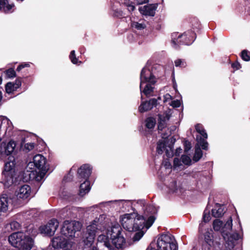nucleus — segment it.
I'll return each instance as SVG.
<instances>
[{
  "label": "nucleus",
  "instance_id": "obj_54",
  "mask_svg": "<svg viewBox=\"0 0 250 250\" xmlns=\"http://www.w3.org/2000/svg\"><path fill=\"white\" fill-rule=\"evenodd\" d=\"M182 151V149L180 147L177 148L175 152V155L179 156Z\"/></svg>",
  "mask_w": 250,
  "mask_h": 250
},
{
  "label": "nucleus",
  "instance_id": "obj_41",
  "mask_svg": "<svg viewBox=\"0 0 250 250\" xmlns=\"http://www.w3.org/2000/svg\"><path fill=\"white\" fill-rule=\"evenodd\" d=\"M175 65L176 67H185L186 66V62L181 59H178L175 61Z\"/></svg>",
  "mask_w": 250,
  "mask_h": 250
},
{
  "label": "nucleus",
  "instance_id": "obj_39",
  "mask_svg": "<svg viewBox=\"0 0 250 250\" xmlns=\"http://www.w3.org/2000/svg\"><path fill=\"white\" fill-rule=\"evenodd\" d=\"M69 58L73 64H77L78 62V59L76 57L75 50L71 51L69 55Z\"/></svg>",
  "mask_w": 250,
  "mask_h": 250
},
{
  "label": "nucleus",
  "instance_id": "obj_50",
  "mask_svg": "<svg viewBox=\"0 0 250 250\" xmlns=\"http://www.w3.org/2000/svg\"><path fill=\"white\" fill-rule=\"evenodd\" d=\"M13 84L15 85V88H17L18 89L21 84V78H18L17 79L15 82L13 83Z\"/></svg>",
  "mask_w": 250,
  "mask_h": 250
},
{
  "label": "nucleus",
  "instance_id": "obj_24",
  "mask_svg": "<svg viewBox=\"0 0 250 250\" xmlns=\"http://www.w3.org/2000/svg\"><path fill=\"white\" fill-rule=\"evenodd\" d=\"M109 237L107 235L101 234L98 237V243H103L104 245L107 247L109 250H115L112 248L114 246L110 244Z\"/></svg>",
  "mask_w": 250,
  "mask_h": 250
},
{
  "label": "nucleus",
  "instance_id": "obj_62",
  "mask_svg": "<svg viewBox=\"0 0 250 250\" xmlns=\"http://www.w3.org/2000/svg\"><path fill=\"white\" fill-rule=\"evenodd\" d=\"M97 207H98V205H94V206H93V207H90V208H93H93H97Z\"/></svg>",
  "mask_w": 250,
  "mask_h": 250
},
{
  "label": "nucleus",
  "instance_id": "obj_53",
  "mask_svg": "<svg viewBox=\"0 0 250 250\" xmlns=\"http://www.w3.org/2000/svg\"><path fill=\"white\" fill-rule=\"evenodd\" d=\"M164 102H166L168 100H170L171 99V96L169 94H167L164 96Z\"/></svg>",
  "mask_w": 250,
  "mask_h": 250
},
{
  "label": "nucleus",
  "instance_id": "obj_33",
  "mask_svg": "<svg viewBox=\"0 0 250 250\" xmlns=\"http://www.w3.org/2000/svg\"><path fill=\"white\" fill-rule=\"evenodd\" d=\"M17 89V88H15V85L13 84V83H8L5 85V90L7 93H11Z\"/></svg>",
  "mask_w": 250,
  "mask_h": 250
},
{
  "label": "nucleus",
  "instance_id": "obj_9",
  "mask_svg": "<svg viewBox=\"0 0 250 250\" xmlns=\"http://www.w3.org/2000/svg\"><path fill=\"white\" fill-rule=\"evenodd\" d=\"M232 229V220H228L223 227L222 235L226 241L229 250L232 249L235 245V241L239 240L241 237L237 232L230 233L229 231Z\"/></svg>",
  "mask_w": 250,
  "mask_h": 250
},
{
  "label": "nucleus",
  "instance_id": "obj_23",
  "mask_svg": "<svg viewBox=\"0 0 250 250\" xmlns=\"http://www.w3.org/2000/svg\"><path fill=\"white\" fill-rule=\"evenodd\" d=\"M225 213L223 206L219 204H216L215 207L211 209V214L213 217L219 218L222 217Z\"/></svg>",
  "mask_w": 250,
  "mask_h": 250
},
{
  "label": "nucleus",
  "instance_id": "obj_64",
  "mask_svg": "<svg viewBox=\"0 0 250 250\" xmlns=\"http://www.w3.org/2000/svg\"><path fill=\"white\" fill-rule=\"evenodd\" d=\"M1 82H2V79H1V78L0 77V84L1 83Z\"/></svg>",
  "mask_w": 250,
  "mask_h": 250
},
{
  "label": "nucleus",
  "instance_id": "obj_42",
  "mask_svg": "<svg viewBox=\"0 0 250 250\" xmlns=\"http://www.w3.org/2000/svg\"><path fill=\"white\" fill-rule=\"evenodd\" d=\"M7 76L9 78L16 77V72L13 68H9L6 71Z\"/></svg>",
  "mask_w": 250,
  "mask_h": 250
},
{
  "label": "nucleus",
  "instance_id": "obj_1",
  "mask_svg": "<svg viewBox=\"0 0 250 250\" xmlns=\"http://www.w3.org/2000/svg\"><path fill=\"white\" fill-rule=\"evenodd\" d=\"M120 202L123 205H130L134 212L124 214L120 219V222L124 229L129 232L136 231L145 227L148 229L156 219L157 209L153 205H146L145 200L137 201L133 200H114L102 203L109 204L112 202Z\"/></svg>",
  "mask_w": 250,
  "mask_h": 250
},
{
  "label": "nucleus",
  "instance_id": "obj_18",
  "mask_svg": "<svg viewBox=\"0 0 250 250\" xmlns=\"http://www.w3.org/2000/svg\"><path fill=\"white\" fill-rule=\"evenodd\" d=\"M171 115V112L170 110L166 111L162 114L159 115V120L158 125V129L159 130L162 131L167 126V122L170 119Z\"/></svg>",
  "mask_w": 250,
  "mask_h": 250
},
{
  "label": "nucleus",
  "instance_id": "obj_55",
  "mask_svg": "<svg viewBox=\"0 0 250 250\" xmlns=\"http://www.w3.org/2000/svg\"><path fill=\"white\" fill-rule=\"evenodd\" d=\"M23 68H24V66H23V64H21L17 67V71H20Z\"/></svg>",
  "mask_w": 250,
  "mask_h": 250
},
{
  "label": "nucleus",
  "instance_id": "obj_57",
  "mask_svg": "<svg viewBox=\"0 0 250 250\" xmlns=\"http://www.w3.org/2000/svg\"><path fill=\"white\" fill-rule=\"evenodd\" d=\"M204 223H205L204 222V223L202 222L201 223H200L199 224V229L200 231L201 230L202 228L203 227Z\"/></svg>",
  "mask_w": 250,
  "mask_h": 250
},
{
  "label": "nucleus",
  "instance_id": "obj_13",
  "mask_svg": "<svg viewBox=\"0 0 250 250\" xmlns=\"http://www.w3.org/2000/svg\"><path fill=\"white\" fill-rule=\"evenodd\" d=\"M195 129L200 135L196 136V141L197 145H200L202 148L204 150H207L208 149V143L206 141L208 138V134L203 126L200 124H197L195 125Z\"/></svg>",
  "mask_w": 250,
  "mask_h": 250
},
{
  "label": "nucleus",
  "instance_id": "obj_30",
  "mask_svg": "<svg viewBox=\"0 0 250 250\" xmlns=\"http://www.w3.org/2000/svg\"><path fill=\"white\" fill-rule=\"evenodd\" d=\"M167 187L170 192L174 193L176 192L178 189L177 186L176 181L174 179H171L170 183L167 185Z\"/></svg>",
  "mask_w": 250,
  "mask_h": 250
},
{
  "label": "nucleus",
  "instance_id": "obj_48",
  "mask_svg": "<svg viewBox=\"0 0 250 250\" xmlns=\"http://www.w3.org/2000/svg\"><path fill=\"white\" fill-rule=\"evenodd\" d=\"M180 102L178 100L171 101L170 104V105L173 107H178L180 106Z\"/></svg>",
  "mask_w": 250,
  "mask_h": 250
},
{
  "label": "nucleus",
  "instance_id": "obj_37",
  "mask_svg": "<svg viewBox=\"0 0 250 250\" xmlns=\"http://www.w3.org/2000/svg\"><path fill=\"white\" fill-rule=\"evenodd\" d=\"M124 4L126 6L127 10L129 12L133 11L135 8V6L132 2L130 3L129 0H124Z\"/></svg>",
  "mask_w": 250,
  "mask_h": 250
},
{
  "label": "nucleus",
  "instance_id": "obj_36",
  "mask_svg": "<svg viewBox=\"0 0 250 250\" xmlns=\"http://www.w3.org/2000/svg\"><path fill=\"white\" fill-rule=\"evenodd\" d=\"M241 58L245 61H250V52L246 50H244L241 52Z\"/></svg>",
  "mask_w": 250,
  "mask_h": 250
},
{
  "label": "nucleus",
  "instance_id": "obj_46",
  "mask_svg": "<svg viewBox=\"0 0 250 250\" xmlns=\"http://www.w3.org/2000/svg\"><path fill=\"white\" fill-rule=\"evenodd\" d=\"M184 147L185 152H188V151H189L191 147L190 143L188 141H186L184 142Z\"/></svg>",
  "mask_w": 250,
  "mask_h": 250
},
{
  "label": "nucleus",
  "instance_id": "obj_44",
  "mask_svg": "<svg viewBox=\"0 0 250 250\" xmlns=\"http://www.w3.org/2000/svg\"><path fill=\"white\" fill-rule=\"evenodd\" d=\"M207 242H203L202 246V250H212V245Z\"/></svg>",
  "mask_w": 250,
  "mask_h": 250
},
{
  "label": "nucleus",
  "instance_id": "obj_14",
  "mask_svg": "<svg viewBox=\"0 0 250 250\" xmlns=\"http://www.w3.org/2000/svg\"><path fill=\"white\" fill-rule=\"evenodd\" d=\"M58 226V220L56 219H52L46 225L41 226L40 230L41 233L51 236L54 235Z\"/></svg>",
  "mask_w": 250,
  "mask_h": 250
},
{
  "label": "nucleus",
  "instance_id": "obj_32",
  "mask_svg": "<svg viewBox=\"0 0 250 250\" xmlns=\"http://www.w3.org/2000/svg\"><path fill=\"white\" fill-rule=\"evenodd\" d=\"M155 120L153 118L149 117L146 120V126L147 128L152 129L155 125Z\"/></svg>",
  "mask_w": 250,
  "mask_h": 250
},
{
  "label": "nucleus",
  "instance_id": "obj_34",
  "mask_svg": "<svg viewBox=\"0 0 250 250\" xmlns=\"http://www.w3.org/2000/svg\"><path fill=\"white\" fill-rule=\"evenodd\" d=\"M134 234L132 240L134 242L138 241L144 235V232L142 229L138 230Z\"/></svg>",
  "mask_w": 250,
  "mask_h": 250
},
{
  "label": "nucleus",
  "instance_id": "obj_25",
  "mask_svg": "<svg viewBox=\"0 0 250 250\" xmlns=\"http://www.w3.org/2000/svg\"><path fill=\"white\" fill-rule=\"evenodd\" d=\"M14 6V4H9L7 0H0V10L5 13L10 12Z\"/></svg>",
  "mask_w": 250,
  "mask_h": 250
},
{
  "label": "nucleus",
  "instance_id": "obj_63",
  "mask_svg": "<svg viewBox=\"0 0 250 250\" xmlns=\"http://www.w3.org/2000/svg\"><path fill=\"white\" fill-rule=\"evenodd\" d=\"M73 200H75V198L73 197L69 199V201H72Z\"/></svg>",
  "mask_w": 250,
  "mask_h": 250
},
{
  "label": "nucleus",
  "instance_id": "obj_20",
  "mask_svg": "<svg viewBox=\"0 0 250 250\" xmlns=\"http://www.w3.org/2000/svg\"><path fill=\"white\" fill-rule=\"evenodd\" d=\"M157 104V99H151L148 101L142 102L139 107V110L142 113L147 111L156 106Z\"/></svg>",
  "mask_w": 250,
  "mask_h": 250
},
{
  "label": "nucleus",
  "instance_id": "obj_61",
  "mask_svg": "<svg viewBox=\"0 0 250 250\" xmlns=\"http://www.w3.org/2000/svg\"><path fill=\"white\" fill-rule=\"evenodd\" d=\"M173 87L175 89V90H176V87H177L176 83H174L173 84Z\"/></svg>",
  "mask_w": 250,
  "mask_h": 250
},
{
  "label": "nucleus",
  "instance_id": "obj_7",
  "mask_svg": "<svg viewBox=\"0 0 250 250\" xmlns=\"http://www.w3.org/2000/svg\"><path fill=\"white\" fill-rule=\"evenodd\" d=\"M157 250L153 248L146 250H178V246L174 242L173 237L170 234H162L157 241Z\"/></svg>",
  "mask_w": 250,
  "mask_h": 250
},
{
  "label": "nucleus",
  "instance_id": "obj_27",
  "mask_svg": "<svg viewBox=\"0 0 250 250\" xmlns=\"http://www.w3.org/2000/svg\"><path fill=\"white\" fill-rule=\"evenodd\" d=\"M194 35L195 34L192 32H188V33H184L183 34H186L187 36L184 38H181L179 40V45H190L191 44L194 40H191L189 39L191 34Z\"/></svg>",
  "mask_w": 250,
  "mask_h": 250
},
{
  "label": "nucleus",
  "instance_id": "obj_52",
  "mask_svg": "<svg viewBox=\"0 0 250 250\" xmlns=\"http://www.w3.org/2000/svg\"><path fill=\"white\" fill-rule=\"evenodd\" d=\"M231 66L233 68L238 69L240 67V64L238 62H235L232 63Z\"/></svg>",
  "mask_w": 250,
  "mask_h": 250
},
{
  "label": "nucleus",
  "instance_id": "obj_49",
  "mask_svg": "<svg viewBox=\"0 0 250 250\" xmlns=\"http://www.w3.org/2000/svg\"><path fill=\"white\" fill-rule=\"evenodd\" d=\"M34 147V143H27L24 146V148L25 149L27 150L28 151H30L32 149H33Z\"/></svg>",
  "mask_w": 250,
  "mask_h": 250
},
{
  "label": "nucleus",
  "instance_id": "obj_12",
  "mask_svg": "<svg viewBox=\"0 0 250 250\" xmlns=\"http://www.w3.org/2000/svg\"><path fill=\"white\" fill-rule=\"evenodd\" d=\"M51 244L55 249H61L62 250H72V242L63 236L54 237L51 240Z\"/></svg>",
  "mask_w": 250,
  "mask_h": 250
},
{
  "label": "nucleus",
  "instance_id": "obj_10",
  "mask_svg": "<svg viewBox=\"0 0 250 250\" xmlns=\"http://www.w3.org/2000/svg\"><path fill=\"white\" fill-rule=\"evenodd\" d=\"M81 224L79 222L75 221L69 222L66 220L63 222L61 232L62 235L66 237H72L74 236L76 231L81 229Z\"/></svg>",
  "mask_w": 250,
  "mask_h": 250
},
{
  "label": "nucleus",
  "instance_id": "obj_56",
  "mask_svg": "<svg viewBox=\"0 0 250 250\" xmlns=\"http://www.w3.org/2000/svg\"><path fill=\"white\" fill-rule=\"evenodd\" d=\"M170 134H171L170 132L162 134V135L163 136L162 137L164 138H167L169 135H170Z\"/></svg>",
  "mask_w": 250,
  "mask_h": 250
},
{
  "label": "nucleus",
  "instance_id": "obj_2",
  "mask_svg": "<svg viewBox=\"0 0 250 250\" xmlns=\"http://www.w3.org/2000/svg\"><path fill=\"white\" fill-rule=\"evenodd\" d=\"M37 234V230L32 226H29L25 232L13 233L8 237V241L13 247L20 250H30L34 245L32 238Z\"/></svg>",
  "mask_w": 250,
  "mask_h": 250
},
{
  "label": "nucleus",
  "instance_id": "obj_5",
  "mask_svg": "<svg viewBox=\"0 0 250 250\" xmlns=\"http://www.w3.org/2000/svg\"><path fill=\"white\" fill-rule=\"evenodd\" d=\"M107 235L110 237L111 243L116 249H123L125 247V240L122 234L121 226L116 224L107 229Z\"/></svg>",
  "mask_w": 250,
  "mask_h": 250
},
{
  "label": "nucleus",
  "instance_id": "obj_19",
  "mask_svg": "<svg viewBox=\"0 0 250 250\" xmlns=\"http://www.w3.org/2000/svg\"><path fill=\"white\" fill-rule=\"evenodd\" d=\"M157 4H151L140 7L139 10L140 12L146 16H154L155 11L157 8Z\"/></svg>",
  "mask_w": 250,
  "mask_h": 250
},
{
  "label": "nucleus",
  "instance_id": "obj_6",
  "mask_svg": "<svg viewBox=\"0 0 250 250\" xmlns=\"http://www.w3.org/2000/svg\"><path fill=\"white\" fill-rule=\"evenodd\" d=\"M92 171V168L88 164L82 166L78 170V178L83 179L84 182L80 185L79 195L83 197L87 193L90 189V183L88 179Z\"/></svg>",
  "mask_w": 250,
  "mask_h": 250
},
{
  "label": "nucleus",
  "instance_id": "obj_3",
  "mask_svg": "<svg viewBox=\"0 0 250 250\" xmlns=\"http://www.w3.org/2000/svg\"><path fill=\"white\" fill-rule=\"evenodd\" d=\"M104 214L101 215L100 218L94 220L90 225L86 228V230L83 235L82 238L83 244V250H98L97 247L93 246L96 233L102 230L103 227V219H104Z\"/></svg>",
  "mask_w": 250,
  "mask_h": 250
},
{
  "label": "nucleus",
  "instance_id": "obj_60",
  "mask_svg": "<svg viewBox=\"0 0 250 250\" xmlns=\"http://www.w3.org/2000/svg\"><path fill=\"white\" fill-rule=\"evenodd\" d=\"M23 64V66H24V67H29V63H24V64Z\"/></svg>",
  "mask_w": 250,
  "mask_h": 250
},
{
  "label": "nucleus",
  "instance_id": "obj_22",
  "mask_svg": "<svg viewBox=\"0 0 250 250\" xmlns=\"http://www.w3.org/2000/svg\"><path fill=\"white\" fill-rule=\"evenodd\" d=\"M11 202V199L6 194H2L0 196V212H5Z\"/></svg>",
  "mask_w": 250,
  "mask_h": 250
},
{
  "label": "nucleus",
  "instance_id": "obj_21",
  "mask_svg": "<svg viewBox=\"0 0 250 250\" xmlns=\"http://www.w3.org/2000/svg\"><path fill=\"white\" fill-rule=\"evenodd\" d=\"M31 189L27 185H24L19 188L17 196L18 198L25 199L28 198L31 195Z\"/></svg>",
  "mask_w": 250,
  "mask_h": 250
},
{
  "label": "nucleus",
  "instance_id": "obj_26",
  "mask_svg": "<svg viewBox=\"0 0 250 250\" xmlns=\"http://www.w3.org/2000/svg\"><path fill=\"white\" fill-rule=\"evenodd\" d=\"M186 34H179L178 33H173L171 34V43L173 47L177 48L179 46V40L181 38L186 37Z\"/></svg>",
  "mask_w": 250,
  "mask_h": 250
},
{
  "label": "nucleus",
  "instance_id": "obj_58",
  "mask_svg": "<svg viewBox=\"0 0 250 250\" xmlns=\"http://www.w3.org/2000/svg\"><path fill=\"white\" fill-rule=\"evenodd\" d=\"M2 98V93L0 91V106L2 104V102H1Z\"/></svg>",
  "mask_w": 250,
  "mask_h": 250
},
{
  "label": "nucleus",
  "instance_id": "obj_4",
  "mask_svg": "<svg viewBox=\"0 0 250 250\" xmlns=\"http://www.w3.org/2000/svg\"><path fill=\"white\" fill-rule=\"evenodd\" d=\"M154 68H155V67L150 68L147 63L142 69L140 74V91L147 97L152 95L154 89L153 85L156 82Z\"/></svg>",
  "mask_w": 250,
  "mask_h": 250
},
{
  "label": "nucleus",
  "instance_id": "obj_59",
  "mask_svg": "<svg viewBox=\"0 0 250 250\" xmlns=\"http://www.w3.org/2000/svg\"><path fill=\"white\" fill-rule=\"evenodd\" d=\"M68 178V176H65L64 177V180H66V181H69L71 180V178H69V179L67 180V179Z\"/></svg>",
  "mask_w": 250,
  "mask_h": 250
},
{
  "label": "nucleus",
  "instance_id": "obj_35",
  "mask_svg": "<svg viewBox=\"0 0 250 250\" xmlns=\"http://www.w3.org/2000/svg\"><path fill=\"white\" fill-rule=\"evenodd\" d=\"M131 25L132 27L136 28L138 30L143 29L146 27V25L144 22H133L132 23Z\"/></svg>",
  "mask_w": 250,
  "mask_h": 250
},
{
  "label": "nucleus",
  "instance_id": "obj_40",
  "mask_svg": "<svg viewBox=\"0 0 250 250\" xmlns=\"http://www.w3.org/2000/svg\"><path fill=\"white\" fill-rule=\"evenodd\" d=\"M210 219V216L209 215V211H207L206 209L204 211V215L203 216V220L204 223L208 222Z\"/></svg>",
  "mask_w": 250,
  "mask_h": 250
},
{
  "label": "nucleus",
  "instance_id": "obj_15",
  "mask_svg": "<svg viewBox=\"0 0 250 250\" xmlns=\"http://www.w3.org/2000/svg\"><path fill=\"white\" fill-rule=\"evenodd\" d=\"M77 211L78 208H77L67 206L59 211V215L62 218H75L77 216Z\"/></svg>",
  "mask_w": 250,
  "mask_h": 250
},
{
  "label": "nucleus",
  "instance_id": "obj_45",
  "mask_svg": "<svg viewBox=\"0 0 250 250\" xmlns=\"http://www.w3.org/2000/svg\"><path fill=\"white\" fill-rule=\"evenodd\" d=\"M182 162L181 159L178 158H175L173 160V164L174 167H179L182 165Z\"/></svg>",
  "mask_w": 250,
  "mask_h": 250
},
{
  "label": "nucleus",
  "instance_id": "obj_38",
  "mask_svg": "<svg viewBox=\"0 0 250 250\" xmlns=\"http://www.w3.org/2000/svg\"><path fill=\"white\" fill-rule=\"evenodd\" d=\"M182 163L186 165H190L191 162L190 157L186 155H183L181 157Z\"/></svg>",
  "mask_w": 250,
  "mask_h": 250
},
{
  "label": "nucleus",
  "instance_id": "obj_29",
  "mask_svg": "<svg viewBox=\"0 0 250 250\" xmlns=\"http://www.w3.org/2000/svg\"><path fill=\"white\" fill-rule=\"evenodd\" d=\"M223 222L219 219H215L213 222V228L215 231L223 229Z\"/></svg>",
  "mask_w": 250,
  "mask_h": 250
},
{
  "label": "nucleus",
  "instance_id": "obj_31",
  "mask_svg": "<svg viewBox=\"0 0 250 250\" xmlns=\"http://www.w3.org/2000/svg\"><path fill=\"white\" fill-rule=\"evenodd\" d=\"M204 241L203 242H207L209 244H213V236L211 232L207 231L204 235Z\"/></svg>",
  "mask_w": 250,
  "mask_h": 250
},
{
  "label": "nucleus",
  "instance_id": "obj_28",
  "mask_svg": "<svg viewBox=\"0 0 250 250\" xmlns=\"http://www.w3.org/2000/svg\"><path fill=\"white\" fill-rule=\"evenodd\" d=\"M200 146V145H197V144L195 146V153L193 156V160L195 162H198L203 156V152Z\"/></svg>",
  "mask_w": 250,
  "mask_h": 250
},
{
  "label": "nucleus",
  "instance_id": "obj_11",
  "mask_svg": "<svg viewBox=\"0 0 250 250\" xmlns=\"http://www.w3.org/2000/svg\"><path fill=\"white\" fill-rule=\"evenodd\" d=\"M46 159L41 154L35 155L33 159V163L35 167L40 170L39 175L37 177L38 180L43 178L48 170V167L46 163Z\"/></svg>",
  "mask_w": 250,
  "mask_h": 250
},
{
  "label": "nucleus",
  "instance_id": "obj_8",
  "mask_svg": "<svg viewBox=\"0 0 250 250\" xmlns=\"http://www.w3.org/2000/svg\"><path fill=\"white\" fill-rule=\"evenodd\" d=\"M9 161L5 163L3 170L2 172L3 180L7 185L14 184L15 180L14 177L15 175V162L12 156H9Z\"/></svg>",
  "mask_w": 250,
  "mask_h": 250
},
{
  "label": "nucleus",
  "instance_id": "obj_47",
  "mask_svg": "<svg viewBox=\"0 0 250 250\" xmlns=\"http://www.w3.org/2000/svg\"><path fill=\"white\" fill-rule=\"evenodd\" d=\"M113 15L114 17L121 18L123 16V13L121 10H116L114 12Z\"/></svg>",
  "mask_w": 250,
  "mask_h": 250
},
{
  "label": "nucleus",
  "instance_id": "obj_51",
  "mask_svg": "<svg viewBox=\"0 0 250 250\" xmlns=\"http://www.w3.org/2000/svg\"><path fill=\"white\" fill-rule=\"evenodd\" d=\"M135 1L138 5L146 3L149 2V0H135Z\"/></svg>",
  "mask_w": 250,
  "mask_h": 250
},
{
  "label": "nucleus",
  "instance_id": "obj_43",
  "mask_svg": "<svg viewBox=\"0 0 250 250\" xmlns=\"http://www.w3.org/2000/svg\"><path fill=\"white\" fill-rule=\"evenodd\" d=\"M10 225L12 230H17L20 228V224L17 221L12 222Z\"/></svg>",
  "mask_w": 250,
  "mask_h": 250
},
{
  "label": "nucleus",
  "instance_id": "obj_17",
  "mask_svg": "<svg viewBox=\"0 0 250 250\" xmlns=\"http://www.w3.org/2000/svg\"><path fill=\"white\" fill-rule=\"evenodd\" d=\"M16 144L14 141H10L8 143H2L0 146V152L2 155H11L14 151Z\"/></svg>",
  "mask_w": 250,
  "mask_h": 250
},
{
  "label": "nucleus",
  "instance_id": "obj_16",
  "mask_svg": "<svg viewBox=\"0 0 250 250\" xmlns=\"http://www.w3.org/2000/svg\"><path fill=\"white\" fill-rule=\"evenodd\" d=\"M166 151V155L167 157H171L173 156V152L172 148L171 146H166L165 143L163 140H160L157 143V146L156 148L157 152L159 154H162L164 151Z\"/></svg>",
  "mask_w": 250,
  "mask_h": 250
}]
</instances>
